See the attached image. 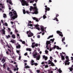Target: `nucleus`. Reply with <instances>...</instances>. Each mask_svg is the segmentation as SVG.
Masks as SVG:
<instances>
[{
  "mask_svg": "<svg viewBox=\"0 0 73 73\" xmlns=\"http://www.w3.org/2000/svg\"><path fill=\"white\" fill-rule=\"evenodd\" d=\"M33 6H35L34 7L32 6H30V12L32 11V10H33V11H34L33 12H31V13H32L33 15H34V14H35V15L38 14V9H37L36 7V3L34 4Z\"/></svg>",
  "mask_w": 73,
  "mask_h": 73,
  "instance_id": "nucleus-1",
  "label": "nucleus"
},
{
  "mask_svg": "<svg viewBox=\"0 0 73 73\" xmlns=\"http://www.w3.org/2000/svg\"><path fill=\"white\" fill-rule=\"evenodd\" d=\"M11 11L13 12V13L14 15L13 17H12L11 18L13 20H15V19H16L17 17V13H16V11H14V9H13Z\"/></svg>",
  "mask_w": 73,
  "mask_h": 73,
  "instance_id": "nucleus-2",
  "label": "nucleus"
},
{
  "mask_svg": "<svg viewBox=\"0 0 73 73\" xmlns=\"http://www.w3.org/2000/svg\"><path fill=\"white\" fill-rule=\"evenodd\" d=\"M22 3V5L23 6H24L26 5V6H28V4L26 1L24 0H19Z\"/></svg>",
  "mask_w": 73,
  "mask_h": 73,
  "instance_id": "nucleus-3",
  "label": "nucleus"
},
{
  "mask_svg": "<svg viewBox=\"0 0 73 73\" xmlns=\"http://www.w3.org/2000/svg\"><path fill=\"white\" fill-rule=\"evenodd\" d=\"M65 58L66 60L65 62V64L66 65H69L70 64V62H69V61H70V60H69V57H68V56H66L65 57Z\"/></svg>",
  "mask_w": 73,
  "mask_h": 73,
  "instance_id": "nucleus-4",
  "label": "nucleus"
},
{
  "mask_svg": "<svg viewBox=\"0 0 73 73\" xmlns=\"http://www.w3.org/2000/svg\"><path fill=\"white\" fill-rule=\"evenodd\" d=\"M56 33L58 34H59V35L60 36H61V37H63V35H62V32H61V31H56Z\"/></svg>",
  "mask_w": 73,
  "mask_h": 73,
  "instance_id": "nucleus-5",
  "label": "nucleus"
},
{
  "mask_svg": "<svg viewBox=\"0 0 73 73\" xmlns=\"http://www.w3.org/2000/svg\"><path fill=\"white\" fill-rule=\"evenodd\" d=\"M45 7L46 8H45V13H46L47 12V11H50V8L47 7V5H45Z\"/></svg>",
  "mask_w": 73,
  "mask_h": 73,
  "instance_id": "nucleus-6",
  "label": "nucleus"
},
{
  "mask_svg": "<svg viewBox=\"0 0 73 73\" xmlns=\"http://www.w3.org/2000/svg\"><path fill=\"white\" fill-rule=\"evenodd\" d=\"M33 55L34 58H36L37 57V52H34L33 53Z\"/></svg>",
  "mask_w": 73,
  "mask_h": 73,
  "instance_id": "nucleus-7",
  "label": "nucleus"
},
{
  "mask_svg": "<svg viewBox=\"0 0 73 73\" xmlns=\"http://www.w3.org/2000/svg\"><path fill=\"white\" fill-rule=\"evenodd\" d=\"M6 46H7V48H11V49H12V50H13V47H12V46H11V44H10V45H9L8 44H7L6 45Z\"/></svg>",
  "mask_w": 73,
  "mask_h": 73,
  "instance_id": "nucleus-8",
  "label": "nucleus"
},
{
  "mask_svg": "<svg viewBox=\"0 0 73 73\" xmlns=\"http://www.w3.org/2000/svg\"><path fill=\"white\" fill-rule=\"evenodd\" d=\"M7 3H9L11 5H13V3H12V1H11V0H7Z\"/></svg>",
  "mask_w": 73,
  "mask_h": 73,
  "instance_id": "nucleus-9",
  "label": "nucleus"
},
{
  "mask_svg": "<svg viewBox=\"0 0 73 73\" xmlns=\"http://www.w3.org/2000/svg\"><path fill=\"white\" fill-rule=\"evenodd\" d=\"M33 36V34L31 32H30L29 33V35L28 34V37H32V36Z\"/></svg>",
  "mask_w": 73,
  "mask_h": 73,
  "instance_id": "nucleus-10",
  "label": "nucleus"
},
{
  "mask_svg": "<svg viewBox=\"0 0 73 73\" xmlns=\"http://www.w3.org/2000/svg\"><path fill=\"white\" fill-rule=\"evenodd\" d=\"M14 14H13V13L12 12L9 11V15L10 16H11V17H13V16Z\"/></svg>",
  "mask_w": 73,
  "mask_h": 73,
  "instance_id": "nucleus-11",
  "label": "nucleus"
},
{
  "mask_svg": "<svg viewBox=\"0 0 73 73\" xmlns=\"http://www.w3.org/2000/svg\"><path fill=\"white\" fill-rule=\"evenodd\" d=\"M42 58L43 59H44V60L46 61V60H47V59H48V57H47V56H45V55H43V56Z\"/></svg>",
  "mask_w": 73,
  "mask_h": 73,
  "instance_id": "nucleus-12",
  "label": "nucleus"
},
{
  "mask_svg": "<svg viewBox=\"0 0 73 73\" xmlns=\"http://www.w3.org/2000/svg\"><path fill=\"white\" fill-rule=\"evenodd\" d=\"M52 42L50 41H47L46 42V45H48L49 44H50V43Z\"/></svg>",
  "mask_w": 73,
  "mask_h": 73,
  "instance_id": "nucleus-13",
  "label": "nucleus"
},
{
  "mask_svg": "<svg viewBox=\"0 0 73 73\" xmlns=\"http://www.w3.org/2000/svg\"><path fill=\"white\" fill-rule=\"evenodd\" d=\"M1 31L3 35H5V30L2 29Z\"/></svg>",
  "mask_w": 73,
  "mask_h": 73,
  "instance_id": "nucleus-14",
  "label": "nucleus"
},
{
  "mask_svg": "<svg viewBox=\"0 0 73 73\" xmlns=\"http://www.w3.org/2000/svg\"><path fill=\"white\" fill-rule=\"evenodd\" d=\"M36 44V43L34 42L32 43V47L33 48H35V44Z\"/></svg>",
  "mask_w": 73,
  "mask_h": 73,
  "instance_id": "nucleus-15",
  "label": "nucleus"
},
{
  "mask_svg": "<svg viewBox=\"0 0 73 73\" xmlns=\"http://www.w3.org/2000/svg\"><path fill=\"white\" fill-rule=\"evenodd\" d=\"M54 19H52V20H56V21H57V22H58V20L57 19V18L56 17H55Z\"/></svg>",
  "mask_w": 73,
  "mask_h": 73,
  "instance_id": "nucleus-16",
  "label": "nucleus"
},
{
  "mask_svg": "<svg viewBox=\"0 0 73 73\" xmlns=\"http://www.w3.org/2000/svg\"><path fill=\"white\" fill-rule=\"evenodd\" d=\"M11 38H16V36L14 34H13L11 35Z\"/></svg>",
  "mask_w": 73,
  "mask_h": 73,
  "instance_id": "nucleus-17",
  "label": "nucleus"
},
{
  "mask_svg": "<svg viewBox=\"0 0 73 73\" xmlns=\"http://www.w3.org/2000/svg\"><path fill=\"white\" fill-rule=\"evenodd\" d=\"M11 57L12 58L13 60H14V61L16 60V57L13 56H11Z\"/></svg>",
  "mask_w": 73,
  "mask_h": 73,
  "instance_id": "nucleus-18",
  "label": "nucleus"
},
{
  "mask_svg": "<svg viewBox=\"0 0 73 73\" xmlns=\"http://www.w3.org/2000/svg\"><path fill=\"white\" fill-rule=\"evenodd\" d=\"M6 38H11V36L9 35H8V36L6 35Z\"/></svg>",
  "mask_w": 73,
  "mask_h": 73,
  "instance_id": "nucleus-19",
  "label": "nucleus"
},
{
  "mask_svg": "<svg viewBox=\"0 0 73 73\" xmlns=\"http://www.w3.org/2000/svg\"><path fill=\"white\" fill-rule=\"evenodd\" d=\"M36 60H40V56H38L37 57H36Z\"/></svg>",
  "mask_w": 73,
  "mask_h": 73,
  "instance_id": "nucleus-20",
  "label": "nucleus"
},
{
  "mask_svg": "<svg viewBox=\"0 0 73 73\" xmlns=\"http://www.w3.org/2000/svg\"><path fill=\"white\" fill-rule=\"evenodd\" d=\"M41 29L42 31L44 32V27L42 26L41 27Z\"/></svg>",
  "mask_w": 73,
  "mask_h": 73,
  "instance_id": "nucleus-21",
  "label": "nucleus"
},
{
  "mask_svg": "<svg viewBox=\"0 0 73 73\" xmlns=\"http://www.w3.org/2000/svg\"><path fill=\"white\" fill-rule=\"evenodd\" d=\"M26 50L27 51H29L30 52H31V51H32V49H31V48H26Z\"/></svg>",
  "mask_w": 73,
  "mask_h": 73,
  "instance_id": "nucleus-22",
  "label": "nucleus"
},
{
  "mask_svg": "<svg viewBox=\"0 0 73 73\" xmlns=\"http://www.w3.org/2000/svg\"><path fill=\"white\" fill-rule=\"evenodd\" d=\"M48 73H53V71L51 70H48Z\"/></svg>",
  "mask_w": 73,
  "mask_h": 73,
  "instance_id": "nucleus-23",
  "label": "nucleus"
},
{
  "mask_svg": "<svg viewBox=\"0 0 73 73\" xmlns=\"http://www.w3.org/2000/svg\"><path fill=\"white\" fill-rule=\"evenodd\" d=\"M35 65V66H37L38 64L37 63H34V64H32V65Z\"/></svg>",
  "mask_w": 73,
  "mask_h": 73,
  "instance_id": "nucleus-24",
  "label": "nucleus"
},
{
  "mask_svg": "<svg viewBox=\"0 0 73 73\" xmlns=\"http://www.w3.org/2000/svg\"><path fill=\"white\" fill-rule=\"evenodd\" d=\"M61 57L62 60H65V57L63 56H61Z\"/></svg>",
  "mask_w": 73,
  "mask_h": 73,
  "instance_id": "nucleus-25",
  "label": "nucleus"
},
{
  "mask_svg": "<svg viewBox=\"0 0 73 73\" xmlns=\"http://www.w3.org/2000/svg\"><path fill=\"white\" fill-rule=\"evenodd\" d=\"M1 62H3V63H4L5 62V60L4 58H3L1 60Z\"/></svg>",
  "mask_w": 73,
  "mask_h": 73,
  "instance_id": "nucleus-26",
  "label": "nucleus"
},
{
  "mask_svg": "<svg viewBox=\"0 0 73 73\" xmlns=\"http://www.w3.org/2000/svg\"><path fill=\"white\" fill-rule=\"evenodd\" d=\"M56 49H58V50H59V49H61V48H60L58 46H56Z\"/></svg>",
  "mask_w": 73,
  "mask_h": 73,
  "instance_id": "nucleus-27",
  "label": "nucleus"
},
{
  "mask_svg": "<svg viewBox=\"0 0 73 73\" xmlns=\"http://www.w3.org/2000/svg\"><path fill=\"white\" fill-rule=\"evenodd\" d=\"M21 47V46L20 44H19L18 45L16 46L17 48H20Z\"/></svg>",
  "mask_w": 73,
  "mask_h": 73,
  "instance_id": "nucleus-28",
  "label": "nucleus"
},
{
  "mask_svg": "<svg viewBox=\"0 0 73 73\" xmlns=\"http://www.w3.org/2000/svg\"><path fill=\"white\" fill-rule=\"evenodd\" d=\"M53 37V35H50L49 36L48 38L47 39H49L50 38H51L52 37Z\"/></svg>",
  "mask_w": 73,
  "mask_h": 73,
  "instance_id": "nucleus-29",
  "label": "nucleus"
},
{
  "mask_svg": "<svg viewBox=\"0 0 73 73\" xmlns=\"http://www.w3.org/2000/svg\"><path fill=\"white\" fill-rule=\"evenodd\" d=\"M16 52L17 53H18V54H19V55H20L21 54H20V51L19 50H17Z\"/></svg>",
  "mask_w": 73,
  "mask_h": 73,
  "instance_id": "nucleus-30",
  "label": "nucleus"
},
{
  "mask_svg": "<svg viewBox=\"0 0 73 73\" xmlns=\"http://www.w3.org/2000/svg\"><path fill=\"white\" fill-rule=\"evenodd\" d=\"M54 38H53V39H51L50 40V41H52V43H53V41H54Z\"/></svg>",
  "mask_w": 73,
  "mask_h": 73,
  "instance_id": "nucleus-31",
  "label": "nucleus"
},
{
  "mask_svg": "<svg viewBox=\"0 0 73 73\" xmlns=\"http://www.w3.org/2000/svg\"><path fill=\"white\" fill-rule=\"evenodd\" d=\"M34 62H35V61L33 60H32L31 61V65H32V64H34Z\"/></svg>",
  "mask_w": 73,
  "mask_h": 73,
  "instance_id": "nucleus-32",
  "label": "nucleus"
},
{
  "mask_svg": "<svg viewBox=\"0 0 73 73\" xmlns=\"http://www.w3.org/2000/svg\"><path fill=\"white\" fill-rule=\"evenodd\" d=\"M23 14H25L26 13V12L25 11V10L24 9H23Z\"/></svg>",
  "mask_w": 73,
  "mask_h": 73,
  "instance_id": "nucleus-33",
  "label": "nucleus"
},
{
  "mask_svg": "<svg viewBox=\"0 0 73 73\" xmlns=\"http://www.w3.org/2000/svg\"><path fill=\"white\" fill-rule=\"evenodd\" d=\"M69 69H70V70L71 72H72V71L73 70V68H69Z\"/></svg>",
  "mask_w": 73,
  "mask_h": 73,
  "instance_id": "nucleus-34",
  "label": "nucleus"
},
{
  "mask_svg": "<svg viewBox=\"0 0 73 73\" xmlns=\"http://www.w3.org/2000/svg\"><path fill=\"white\" fill-rule=\"evenodd\" d=\"M43 17L44 19H45V18H46V15H44L43 16Z\"/></svg>",
  "mask_w": 73,
  "mask_h": 73,
  "instance_id": "nucleus-35",
  "label": "nucleus"
},
{
  "mask_svg": "<svg viewBox=\"0 0 73 73\" xmlns=\"http://www.w3.org/2000/svg\"><path fill=\"white\" fill-rule=\"evenodd\" d=\"M48 62H49L48 63V64H51V63L52 62V61H50V60H49L48 61Z\"/></svg>",
  "mask_w": 73,
  "mask_h": 73,
  "instance_id": "nucleus-36",
  "label": "nucleus"
},
{
  "mask_svg": "<svg viewBox=\"0 0 73 73\" xmlns=\"http://www.w3.org/2000/svg\"><path fill=\"white\" fill-rule=\"evenodd\" d=\"M62 42H64V41H65V37H64L63 38H62Z\"/></svg>",
  "mask_w": 73,
  "mask_h": 73,
  "instance_id": "nucleus-37",
  "label": "nucleus"
},
{
  "mask_svg": "<svg viewBox=\"0 0 73 73\" xmlns=\"http://www.w3.org/2000/svg\"><path fill=\"white\" fill-rule=\"evenodd\" d=\"M28 26H30V27H32L33 26V25L32 24H28L27 25Z\"/></svg>",
  "mask_w": 73,
  "mask_h": 73,
  "instance_id": "nucleus-38",
  "label": "nucleus"
},
{
  "mask_svg": "<svg viewBox=\"0 0 73 73\" xmlns=\"http://www.w3.org/2000/svg\"><path fill=\"white\" fill-rule=\"evenodd\" d=\"M58 72L59 73H62V71L61 70V68H60L58 70Z\"/></svg>",
  "mask_w": 73,
  "mask_h": 73,
  "instance_id": "nucleus-39",
  "label": "nucleus"
},
{
  "mask_svg": "<svg viewBox=\"0 0 73 73\" xmlns=\"http://www.w3.org/2000/svg\"><path fill=\"white\" fill-rule=\"evenodd\" d=\"M50 64H51V66H54V64L53 62H51Z\"/></svg>",
  "mask_w": 73,
  "mask_h": 73,
  "instance_id": "nucleus-40",
  "label": "nucleus"
},
{
  "mask_svg": "<svg viewBox=\"0 0 73 73\" xmlns=\"http://www.w3.org/2000/svg\"><path fill=\"white\" fill-rule=\"evenodd\" d=\"M56 46H57L56 45H55L52 48V49H55V48H56Z\"/></svg>",
  "mask_w": 73,
  "mask_h": 73,
  "instance_id": "nucleus-41",
  "label": "nucleus"
},
{
  "mask_svg": "<svg viewBox=\"0 0 73 73\" xmlns=\"http://www.w3.org/2000/svg\"><path fill=\"white\" fill-rule=\"evenodd\" d=\"M56 46H57L56 45H55L52 48V49H55V48H56Z\"/></svg>",
  "mask_w": 73,
  "mask_h": 73,
  "instance_id": "nucleus-42",
  "label": "nucleus"
},
{
  "mask_svg": "<svg viewBox=\"0 0 73 73\" xmlns=\"http://www.w3.org/2000/svg\"><path fill=\"white\" fill-rule=\"evenodd\" d=\"M25 68H30V67L28 66H25Z\"/></svg>",
  "mask_w": 73,
  "mask_h": 73,
  "instance_id": "nucleus-43",
  "label": "nucleus"
},
{
  "mask_svg": "<svg viewBox=\"0 0 73 73\" xmlns=\"http://www.w3.org/2000/svg\"><path fill=\"white\" fill-rule=\"evenodd\" d=\"M34 1H35V0H33V1H30V3H34Z\"/></svg>",
  "mask_w": 73,
  "mask_h": 73,
  "instance_id": "nucleus-44",
  "label": "nucleus"
},
{
  "mask_svg": "<svg viewBox=\"0 0 73 73\" xmlns=\"http://www.w3.org/2000/svg\"><path fill=\"white\" fill-rule=\"evenodd\" d=\"M34 26H35V27H36V28H37V27H39V25H36Z\"/></svg>",
  "mask_w": 73,
  "mask_h": 73,
  "instance_id": "nucleus-45",
  "label": "nucleus"
},
{
  "mask_svg": "<svg viewBox=\"0 0 73 73\" xmlns=\"http://www.w3.org/2000/svg\"><path fill=\"white\" fill-rule=\"evenodd\" d=\"M45 52L47 54L48 53V51L47 50H45Z\"/></svg>",
  "mask_w": 73,
  "mask_h": 73,
  "instance_id": "nucleus-46",
  "label": "nucleus"
},
{
  "mask_svg": "<svg viewBox=\"0 0 73 73\" xmlns=\"http://www.w3.org/2000/svg\"><path fill=\"white\" fill-rule=\"evenodd\" d=\"M8 32H11V29L10 28H8Z\"/></svg>",
  "mask_w": 73,
  "mask_h": 73,
  "instance_id": "nucleus-47",
  "label": "nucleus"
},
{
  "mask_svg": "<svg viewBox=\"0 0 73 73\" xmlns=\"http://www.w3.org/2000/svg\"><path fill=\"white\" fill-rule=\"evenodd\" d=\"M6 65V64H5V63H4L3 65V68H5V65Z\"/></svg>",
  "mask_w": 73,
  "mask_h": 73,
  "instance_id": "nucleus-48",
  "label": "nucleus"
},
{
  "mask_svg": "<svg viewBox=\"0 0 73 73\" xmlns=\"http://www.w3.org/2000/svg\"><path fill=\"white\" fill-rule=\"evenodd\" d=\"M10 42H12V43H13V44L15 42H14V41L12 40H11L10 41Z\"/></svg>",
  "mask_w": 73,
  "mask_h": 73,
  "instance_id": "nucleus-49",
  "label": "nucleus"
},
{
  "mask_svg": "<svg viewBox=\"0 0 73 73\" xmlns=\"http://www.w3.org/2000/svg\"><path fill=\"white\" fill-rule=\"evenodd\" d=\"M36 72L37 73H39L40 72V70H36Z\"/></svg>",
  "mask_w": 73,
  "mask_h": 73,
  "instance_id": "nucleus-50",
  "label": "nucleus"
},
{
  "mask_svg": "<svg viewBox=\"0 0 73 73\" xmlns=\"http://www.w3.org/2000/svg\"><path fill=\"white\" fill-rule=\"evenodd\" d=\"M6 16H7V15H6V14H3V17H6Z\"/></svg>",
  "mask_w": 73,
  "mask_h": 73,
  "instance_id": "nucleus-51",
  "label": "nucleus"
},
{
  "mask_svg": "<svg viewBox=\"0 0 73 73\" xmlns=\"http://www.w3.org/2000/svg\"><path fill=\"white\" fill-rule=\"evenodd\" d=\"M35 47V46H38V44L37 43L35 45H34Z\"/></svg>",
  "mask_w": 73,
  "mask_h": 73,
  "instance_id": "nucleus-52",
  "label": "nucleus"
},
{
  "mask_svg": "<svg viewBox=\"0 0 73 73\" xmlns=\"http://www.w3.org/2000/svg\"><path fill=\"white\" fill-rule=\"evenodd\" d=\"M6 53L7 54V55H9V54L8 51H7L6 52Z\"/></svg>",
  "mask_w": 73,
  "mask_h": 73,
  "instance_id": "nucleus-53",
  "label": "nucleus"
},
{
  "mask_svg": "<svg viewBox=\"0 0 73 73\" xmlns=\"http://www.w3.org/2000/svg\"><path fill=\"white\" fill-rule=\"evenodd\" d=\"M36 19H37V18H36V17H33V20H36Z\"/></svg>",
  "mask_w": 73,
  "mask_h": 73,
  "instance_id": "nucleus-54",
  "label": "nucleus"
},
{
  "mask_svg": "<svg viewBox=\"0 0 73 73\" xmlns=\"http://www.w3.org/2000/svg\"><path fill=\"white\" fill-rule=\"evenodd\" d=\"M8 71L10 73H13V72H12V71H11V70H8Z\"/></svg>",
  "mask_w": 73,
  "mask_h": 73,
  "instance_id": "nucleus-55",
  "label": "nucleus"
},
{
  "mask_svg": "<svg viewBox=\"0 0 73 73\" xmlns=\"http://www.w3.org/2000/svg\"><path fill=\"white\" fill-rule=\"evenodd\" d=\"M22 43L23 44H25V41H22Z\"/></svg>",
  "mask_w": 73,
  "mask_h": 73,
  "instance_id": "nucleus-56",
  "label": "nucleus"
},
{
  "mask_svg": "<svg viewBox=\"0 0 73 73\" xmlns=\"http://www.w3.org/2000/svg\"><path fill=\"white\" fill-rule=\"evenodd\" d=\"M5 26H6V27H7V26H8V24H7V23H5Z\"/></svg>",
  "mask_w": 73,
  "mask_h": 73,
  "instance_id": "nucleus-57",
  "label": "nucleus"
},
{
  "mask_svg": "<svg viewBox=\"0 0 73 73\" xmlns=\"http://www.w3.org/2000/svg\"><path fill=\"white\" fill-rule=\"evenodd\" d=\"M7 70H10V68H9V67H7Z\"/></svg>",
  "mask_w": 73,
  "mask_h": 73,
  "instance_id": "nucleus-58",
  "label": "nucleus"
},
{
  "mask_svg": "<svg viewBox=\"0 0 73 73\" xmlns=\"http://www.w3.org/2000/svg\"><path fill=\"white\" fill-rule=\"evenodd\" d=\"M21 56H20L18 59L19 60H21Z\"/></svg>",
  "mask_w": 73,
  "mask_h": 73,
  "instance_id": "nucleus-59",
  "label": "nucleus"
},
{
  "mask_svg": "<svg viewBox=\"0 0 73 73\" xmlns=\"http://www.w3.org/2000/svg\"><path fill=\"white\" fill-rule=\"evenodd\" d=\"M29 23H28V24H29L30 23H32V22H31V21H28Z\"/></svg>",
  "mask_w": 73,
  "mask_h": 73,
  "instance_id": "nucleus-60",
  "label": "nucleus"
},
{
  "mask_svg": "<svg viewBox=\"0 0 73 73\" xmlns=\"http://www.w3.org/2000/svg\"><path fill=\"white\" fill-rule=\"evenodd\" d=\"M37 38H40V35H38L37 36Z\"/></svg>",
  "mask_w": 73,
  "mask_h": 73,
  "instance_id": "nucleus-61",
  "label": "nucleus"
},
{
  "mask_svg": "<svg viewBox=\"0 0 73 73\" xmlns=\"http://www.w3.org/2000/svg\"><path fill=\"white\" fill-rule=\"evenodd\" d=\"M7 50L9 51L10 52V53H11V50L10 49L8 48L7 49Z\"/></svg>",
  "mask_w": 73,
  "mask_h": 73,
  "instance_id": "nucleus-62",
  "label": "nucleus"
},
{
  "mask_svg": "<svg viewBox=\"0 0 73 73\" xmlns=\"http://www.w3.org/2000/svg\"><path fill=\"white\" fill-rule=\"evenodd\" d=\"M48 65H46L45 66V68H48Z\"/></svg>",
  "mask_w": 73,
  "mask_h": 73,
  "instance_id": "nucleus-63",
  "label": "nucleus"
},
{
  "mask_svg": "<svg viewBox=\"0 0 73 73\" xmlns=\"http://www.w3.org/2000/svg\"><path fill=\"white\" fill-rule=\"evenodd\" d=\"M10 23L12 25V24H13V21H11Z\"/></svg>",
  "mask_w": 73,
  "mask_h": 73,
  "instance_id": "nucleus-64",
  "label": "nucleus"
}]
</instances>
